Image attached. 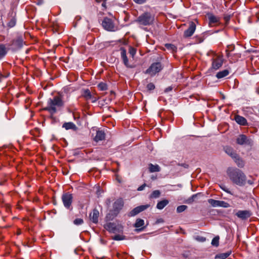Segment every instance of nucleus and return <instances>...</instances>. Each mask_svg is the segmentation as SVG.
Masks as SVG:
<instances>
[{"label":"nucleus","mask_w":259,"mask_h":259,"mask_svg":"<svg viewBox=\"0 0 259 259\" xmlns=\"http://www.w3.org/2000/svg\"><path fill=\"white\" fill-rule=\"evenodd\" d=\"M137 214H138V212H137V210H136V208H135L129 213V216L133 217L137 215Z\"/></svg>","instance_id":"nucleus-40"},{"label":"nucleus","mask_w":259,"mask_h":259,"mask_svg":"<svg viewBox=\"0 0 259 259\" xmlns=\"http://www.w3.org/2000/svg\"><path fill=\"white\" fill-rule=\"evenodd\" d=\"M121 56L123 60V63L126 66H128V61L126 55V51L124 49H121Z\"/></svg>","instance_id":"nucleus-17"},{"label":"nucleus","mask_w":259,"mask_h":259,"mask_svg":"<svg viewBox=\"0 0 259 259\" xmlns=\"http://www.w3.org/2000/svg\"><path fill=\"white\" fill-rule=\"evenodd\" d=\"M223 59L221 56H217L213 59L212 63V67L215 70L220 68L223 65Z\"/></svg>","instance_id":"nucleus-11"},{"label":"nucleus","mask_w":259,"mask_h":259,"mask_svg":"<svg viewBox=\"0 0 259 259\" xmlns=\"http://www.w3.org/2000/svg\"><path fill=\"white\" fill-rule=\"evenodd\" d=\"M129 53L132 57H134L136 53V50L134 48L130 47L129 49Z\"/></svg>","instance_id":"nucleus-39"},{"label":"nucleus","mask_w":259,"mask_h":259,"mask_svg":"<svg viewBox=\"0 0 259 259\" xmlns=\"http://www.w3.org/2000/svg\"><path fill=\"white\" fill-rule=\"evenodd\" d=\"M16 42H18L19 46H21L22 45V40L21 39H18L16 40Z\"/></svg>","instance_id":"nucleus-46"},{"label":"nucleus","mask_w":259,"mask_h":259,"mask_svg":"<svg viewBox=\"0 0 259 259\" xmlns=\"http://www.w3.org/2000/svg\"><path fill=\"white\" fill-rule=\"evenodd\" d=\"M196 29V25L193 22H191L188 28L184 31V35L186 37L192 36Z\"/></svg>","instance_id":"nucleus-9"},{"label":"nucleus","mask_w":259,"mask_h":259,"mask_svg":"<svg viewBox=\"0 0 259 259\" xmlns=\"http://www.w3.org/2000/svg\"><path fill=\"white\" fill-rule=\"evenodd\" d=\"M234 49V47H232V48H231V51H232Z\"/></svg>","instance_id":"nucleus-51"},{"label":"nucleus","mask_w":259,"mask_h":259,"mask_svg":"<svg viewBox=\"0 0 259 259\" xmlns=\"http://www.w3.org/2000/svg\"><path fill=\"white\" fill-rule=\"evenodd\" d=\"M229 56V53H227V56L228 57Z\"/></svg>","instance_id":"nucleus-53"},{"label":"nucleus","mask_w":259,"mask_h":259,"mask_svg":"<svg viewBox=\"0 0 259 259\" xmlns=\"http://www.w3.org/2000/svg\"><path fill=\"white\" fill-rule=\"evenodd\" d=\"M146 185L145 184L141 185L138 188V191H142L144 189L145 187H146Z\"/></svg>","instance_id":"nucleus-45"},{"label":"nucleus","mask_w":259,"mask_h":259,"mask_svg":"<svg viewBox=\"0 0 259 259\" xmlns=\"http://www.w3.org/2000/svg\"><path fill=\"white\" fill-rule=\"evenodd\" d=\"M105 2H106V1H104V2H103V3H102V7H105V6H106V3H105Z\"/></svg>","instance_id":"nucleus-50"},{"label":"nucleus","mask_w":259,"mask_h":259,"mask_svg":"<svg viewBox=\"0 0 259 259\" xmlns=\"http://www.w3.org/2000/svg\"><path fill=\"white\" fill-rule=\"evenodd\" d=\"M209 24H214L219 22V18L214 15H210L208 16Z\"/></svg>","instance_id":"nucleus-23"},{"label":"nucleus","mask_w":259,"mask_h":259,"mask_svg":"<svg viewBox=\"0 0 259 259\" xmlns=\"http://www.w3.org/2000/svg\"><path fill=\"white\" fill-rule=\"evenodd\" d=\"M154 20V16L148 12L143 13L136 20L139 24L144 26L152 24Z\"/></svg>","instance_id":"nucleus-3"},{"label":"nucleus","mask_w":259,"mask_h":259,"mask_svg":"<svg viewBox=\"0 0 259 259\" xmlns=\"http://www.w3.org/2000/svg\"><path fill=\"white\" fill-rule=\"evenodd\" d=\"M83 96L85 98L86 100H89L92 98V95L89 91L87 89L83 91Z\"/></svg>","instance_id":"nucleus-27"},{"label":"nucleus","mask_w":259,"mask_h":259,"mask_svg":"<svg viewBox=\"0 0 259 259\" xmlns=\"http://www.w3.org/2000/svg\"><path fill=\"white\" fill-rule=\"evenodd\" d=\"M211 244L214 246H218L219 244V237L215 236L213 238L211 241Z\"/></svg>","instance_id":"nucleus-33"},{"label":"nucleus","mask_w":259,"mask_h":259,"mask_svg":"<svg viewBox=\"0 0 259 259\" xmlns=\"http://www.w3.org/2000/svg\"><path fill=\"white\" fill-rule=\"evenodd\" d=\"M149 206H150V205L146 204V205H140V206H137L135 208L136 209V210H137V212L139 213L144 211V210L146 209Z\"/></svg>","instance_id":"nucleus-28"},{"label":"nucleus","mask_w":259,"mask_h":259,"mask_svg":"<svg viewBox=\"0 0 259 259\" xmlns=\"http://www.w3.org/2000/svg\"><path fill=\"white\" fill-rule=\"evenodd\" d=\"M172 88L171 87H169L165 89V92L167 93L170 91H171Z\"/></svg>","instance_id":"nucleus-47"},{"label":"nucleus","mask_w":259,"mask_h":259,"mask_svg":"<svg viewBox=\"0 0 259 259\" xmlns=\"http://www.w3.org/2000/svg\"><path fill=\"white\" fill-rule=\"evenodd\" d=\"M144 225V221L141 219H138L136 220V222L135 224V227L136 228H140L141 227H142Z\"/></svg>","instance_id":"nucleus-30"},{"label":"nucleus","mask_w":259,"mask_h":259,"mask_svg":"<svg viewBox=\"0 0 259 259\" xmlns=\"http://www.w3.org/2000/svg\"><path fill=\"white\" fill-rule=\"evenodd\" d=\"M196 239L201 242H204L205 241V238L203 237L198 236Z\"/></svg>","instance_id":"nucleus-44"},{"label":"nucleus","mask_w":259,"mask_h":259,"mask_svg":"<svg viewBox=\"0 0 259 259\" xmlns=\"http://www.w3.org/2000/svg\"><path fill=\"white\" fill-rule=\"evenodd\" d=\"M16 20L15 17L12 18L8 23V26L10 28L14 27L16 25Z\"/></svg>","instance_id":"nucleus-32"},{"label":"nucleus","mask_w":259,"mask_h":259,"mask_svg":"<svg viewBox=\"0 0 259 259\" xmlns=\"http://www.w3.org/2000/svg\"><path fill=\"white\" fill-rule=\"evenodd\" d=\"M246 182H247L249 185H252L253 184V181L250 180H249L247 181H246Z\"/></svg>","instance_id":"nucleus-49"},{"label":"nucleus","mask_w":259,"mask_h":259,"mask_svg":"<svg viewBox=\"0 0 259 259\" xmlns=\"http://www.w3.org/2000/svg\"><path fill=\"white\" fill-rule=\"evenodd\" d=\"M83 223V220L80 218L76 219L73 221V223L75 225H80L82 224Z\"/></svg>","instance_id":"nucleus-38"},{"label":"nucleus","mask_w":259,"mask_h":259,"mask_svg":"<svg viewBox=\"0 0 259 259\" xmlns=\"http://www.w3.org/2000/svg\"><path fill=\"white\" fill-rule=\"evenodd\" d=\"M96 1H97V2H98V3H100V2L101 1V0H96Z\"/></svg>","instance_id":"nucleus-52"},{"label":"nucleus","mask_w":259,"mask_h":259,"mask_svg":"<svg viewBox=\"0 0 259 259\" xmlns=\"http://www.w3.org/2000/svg\"><path fill=\"white\" fill-rule=\"evenodd\" d=\"M102 26L104 29L108 31H114L115 30L114 25L112 20L108 18H105L102 21Z\"/></svg>","instance_id":"nucleus-7"},{"label":"nucleus","mask_w":259,"mask_h":259,"mask_svg":"<svg viewBox=\"0 0 259 259\" xmlns=\"http://www.w3.org/2000/svg\"><path fill=\"white\" fill-rule=\"evenodd\" d=\"M113 239L115 240H121L123 239V237L119 235H116L113 237Z\"/></svg>","instance_id":"nucleus-42"},{"label":"nucleus","mask_w":259,"mask_h":259,"mask_svg":"<svg viewBox=\"0 0 259 259\" xmlns=\"http://www.w3.org/2000/svg\"><path fill=\"white\" fill-rule=\"evenodd\" d=\"M73 195L69 193H64L62 196V200L64 206L69 208L72 202Z\"/></svg>","instance_id":"nucleus-5"},{"label":"nucleus","mask_w":259,"mask_h":259,"mask_svg":"<svg viewBox=\"0 0 259 259\" xmlns=\"http://www.w3.org/2000/svg\"><path fill=\"white\" fill-rule=\"evenodd\" d=\"M165 47L169 51H171V53L176 52L177 47L172 44H166L165 45Z\"/></svg>","instance_id":"nucleus-26"},{"label":"nucleus","mask_w":259,"mask_h":259,"mask_svg":"<svg viewBox=\"0 0 259 259\" xmlns=\"http://www.w3.org/2000/svg\"><path fill=\"white\" fill-rule=\"evenodd\" d=\"M229 71L226 69L219 72L217 74L216 76L218 78H222L227 76L229 74Z\"/></svg>","instance_id":"nucleus-22"},{"label":"nucleus","mask_w":259,"mask_h":259,"mask_svg":"<svg viewBox=\"0 0 259 259\" xmlns=\"http://www.w3.org/2000/svg\"><path fill=\"white\" fill-rule=\"evenodd\" d=\"M98 88L101 91H105L107 89L106 84L104 82L100 83L98 84Z\"/></svg>","instance_id":"nucleus-37"},{"label":"nucleus","mask_w":259,"mask_h":259,"mask_svg":"<svg viewBox=\"0 0 259 259\" xmlns=\"http://www.w3.org/2000/svg\"><path fill=\"white\" fill-rule=\"evenodd\" d=\"M231 254V252L228 251L225 253H218L215 255V259H226Z\"/></svg>","instance_id":"nucleus-21"},{"label":"nucleus","mask_w":259,"mask_h":259,"mask_svg":"<svg viewBox=\"0 0 259 259\" xmlns=\"http://www.w3.org/2000/svg\"><path fill=\"white\" fill-rule=\"evenodd\" d=\"M105 138V134L102 131H97L96 135L94 138V140L96 142L104 140Z\"/></svg>","instance_id":"nucleus-13"},{"label":"nucleus","mask_w":259,"mask_h":259,"mask_svg":"<svg viewBox=\"0 0 259 259\" xmlns=\"http://www.w3.org/2000/svg\"><path fill=\"white\" fill-rule=\"evenodd\" d=\"M187 208V206L186 205H182L179 206L177 208V211L178 213L182 212L184 211H185Z\"/></svg>","instance_id":"nucleus-35"},{"label":"nucleus","mask_w":259,"mask_h":259,"mask_svg":"<svg viewBox=\"0 0 259 259\" xmlns=\"http://www.w3.org/2000/svg\"><path fill=\"white\" fill-rule=\"evenodd\" d=\"M168 200L166 199L160 201L157 203L156 207L158 209H162L168 204Z\"/></svg>","instance_id":"nucleus-18"},{"label":"nucleus","mask_w":259,"mask_h":259,"mask_svg":"<svg viewBox=\"0 0 259 259\" xmlns=\"http://www.w3.org/2000/svg\"><path fill=\"white\" fill-rule=\"evenodd\" d=\"M99 214V211L96 209H94L90 214L91 220L94 223L96 224L98 223Z\"/></svg>","instance_id":"nucleus-15"},{"label":"nucleus","mask_w":259,"mask_h":259,"mask_svg":"<svg viewBox=\"0 0 259 259\" xmlns=\"http://www.w3.org/2000/svg\"><path fill=\"white\" fill-rule=\"evenodd\" d=\"M227 174L231 182L239 186H244L246 183V176L240 169L229 167Z\"/></svg>","instance_id":"nucleus-1"},{"label":"nucleus","mask_w":259,"mask_h":259,"mask_svg":"<svg viewBox=\"0 0 259 259\" xmlns=\"http://www.w3.org/2000/svg\"><path fill=\"white\" fill-rule=\"evenodd\" d=\"M6 54L5 47L3 45H0V58L3 57Z\"/></svg>","instance_id":"nucleus-34"},{"label":"nucleus","mask_w":259,"mask_h":259,"mask_svg":"<svg viewBox=\"0 0 259 259\" xmlns=\"http://www.w3.org/2000/svg\"><path fill=\"white\" fill-rule=\"evenodd\" d=\"M251 213L248 210H239L236 215L239 218L245 220L250 217Z\"/></svg>","instance_id":"nucleus-12"},{"label":"nucleus","mask_w":259,"mask_h":259,"mask_svg":"<svg viewBox=\"0 0 259 259\" xmlns=\"http://www.w3.org/2000/svg\"><path fill=\"white\" fill-rule=\"evenodd\" d=\"M162 69V66L160 63L156 62L151 64L150 67L147 69L146 73L153 76L156 73L159 72Z\"/></svg>","instance_id":"nucleus-4"},{"label":"nucleus","mask_w":259,"mask_h":259,"mask_svg":"<svg viewBox=\"0 0 259 259\" xmlns=\"http://www.w3.org/2000/svg\"><path fill=\"white\" fill-rule=\"evenodd\" d=\"M123 206V202L121 199H118L113 204V214L116 215L122 209Z\"/></svg>","instance_id":"nucleus-8"},{"label":"nucleus","mask_w":259,"mask_h":259,"mask_svg":"<svg viewBox=\"0 0 259 259\" xmlns=\"http://www.w3.org/2000/svg\"><path fill=\"white\" fill-rule=\"evenodd\" d=\"M97 98L94 97L92 96V98L91 99L92 102H95L97 101Z\"/></svg>","instance_id":"nucleus-48"},{"label":"nucleus","mask_w":259,"mask_h":259,"mask_svg":"<svg viewBox=\"0 0 259 259\" xmlns=\"http://www.w3.org/2000/svg\"><path fill=\"white\" fill-rule=\"evenodd\" d=\"M200 195V193H197L196 194L193 195L191 197L189 198L186 200V203H188V204H191V203H192L195 201V199L197 197V196Z\"/></svg>","instance_id":"nucleus-29"},{"label":"nucleus","mask_w":259,"mask_h":259,"mask_svg":"<svg viewBox=\"0 0 259 259\" xmlns=\"http://www.w3.org/2000/svg\"><path fill=\"white\" fill-rule=\"evenodd\" d=\"M63 106V102L62 99L59 96H55L53 99L48 100L47 106L45 108V110L53 114L57 112V108H60Z\"/></svg>","instance_id":"nucleus-2"},{"label":"nucleus","mask_w":259,"mask_h":259,"mask_svg":"<svg viewBox=\"0 0 259 259\" xmlns=\"http://www.w3.org/2000/svg\"><path fill=\"white\" fill-rule=\"evenodd\" d=\"M142 230H143V228H141V229H139V230H140V231Z\"/></svg>","instance_id":"nucleus-54"},{"label":"nucleus","mask_w":259,"mask_h":259,"mask_svg":"<svg viewBox=\"0 0 259 259\" xmlns=\"http://www.w3.org/2000/svg\"><path fill=\"white\" fill-rule=\"evenodd\" d=\"M208 202L213 207H222L224 208L230 207V204L224 201L209 199L208 200Z\"/></svg>","instance_id":"nucleus-6"},{"label":"nucleus","mask_w":259,"mask_h":259,"mask_svg":"<svg viewBox=\"0 0 259 259\" xmlns=\"http://www.w3.org/2000/svg\"><path fill=\"white\" fill-rule=\"evenodd\" d=\"M160 195V192L159 190L154 191L150 196L151 198H157Z\"/></svg>","instance_id":"nucleus-31"},{"label":"nucleus","mask_w":259,"mask_h":259,"mask_svg":"<svg viewBox=\"0 0 259 259\" xmlns=\"http://www.w3.org/2000/svg\"><path fill=\"white\" fill-rule=\"evenodd\" d=\"M235 159V161L237 165L240 167H243L244 165V161L242 159L240 158L239 157L236 155V158H233Z\"/></svg>","instance_id":"nucleus-24"},{"label":"nucleus","mask_w":259,"mask_h":259,"mask_svg":"<svg viewBox=\"0 0 259 259\" xmlns=\"http://www.w3.org/2000/svg\"><path fill=\"white\" fill-rule=\"evenodd\" d=\"M104 228L108 231L113 233H115L119 231V229L113 223H106L104 225Z\"/></svg>","instance_id":"nucleus-10"},{"label":"nucleus","mask_w":259,"mask_h":259,"mask_svg":"<svg viewBox=\"0 0 259 259\" xmlns=\"http://www.w3.org/2000/svg\"><path fill=\"white\" fill-rule=\"evenodd\" d=\"M225 152L232 158H236V154L234 152L233 150L230 147L225 148Z\"/></svg>","instance_id":"nucleus-25"},{"label":"nucleus","mask_w":259,"mask_h":259,"mask_svg":"<svg viewBox=\"0 0 259 259\" xmlns=\"http://www.w3.org/2000/svg\"><path fill=\"white\" fill-rule=\"evenodd\" d=\"M135 3L138 4H142L146 2V0H133Z\"/></svg>","instance_id":"nucleus-43"},{"label":"nucleus","mask_w":259,"mask_h":259,"mask_svg":"<svg viewBox=\"0 0 259 259\" xmlns=\"http://www.w3.org/2000/svg\"><path fill=\"white\" fill-rule=\"evenodd\" d=\"M235 120L236 122L239 124L242 125H246L247 124V122L246 119L243 117V116L240 115H236L235 117Z\"/></svg>","instance_id":"nucleus-16"},{"label":"nucleus","mask_w":259,"mask_h":259,"mask_svg":"<svg viewBox=\"0 0 259 259\" xmlns=\"http://www.w3.org/2000/svg\"><path fill=\"white\" fill-rule=\"evenodd\" d=\"M220 187L222 190L227 192V193L231 195L233 194V193L231 191H230L229 189L225 185L222 184L220 185Z\"/></svg>","instance_id":"nucleus-36"},{"label":"nucleus","mask_w":259,"mask_h":259,"mask_svg":"<svg viewBox=\"0 0 259 259\" xmlns=\"http://www.w3.org/2000/svg\"><path fill=\"white\" fill-rule=\"evenodd\" d=\"M62 127L64 128L66 130H72L75 131L77 130V127L72 122H65L62 125Z\"/></svg>","instance_id":"nucleus-14"},{"label":"nucleus","mask_w":259,"mask_h":259,"mask_svg":"<svg viewBox=\"0 0 259 259\" xmlns=\"http://www.w3.org/2000/svg\"><path fill=\"white\" fill-rule=\"evenodd\" d=\"M147 88L149 91L153 90L155 89V85L153 83H150L147 84Z\"/></svg>","instance_id":"nucleus-41"},{"label":"nucleus","mask_w":259,"mask_h":259,"mask_svg":"<svg viewBox=\"0 0 259 259\" xmlns=\"http://www.w3.org/2000/svg\"><path fill=\"white\" fill-rule=\"evenodd\" d=\"M237 144L239 145H243L246 143L247 137L244 135H240L236 140Z\"/></svg>","instance_id":"nucleus-19"},{"label":"nucleus","mask_w":259,"mask_h":259,"mask_svg":"<svg viewBox=\"0 0 259 259\" xmlns=\"http://www.w3.org/2000/svg\"><path fill=\"white\" fill-rule=\"evenodd\" d=\"M149 169L150 172H158L160 170V167L157 164L153 165L150 163L149 164Z\"/></svg>","instance_id":"nucleus-20"}]
</instances>
